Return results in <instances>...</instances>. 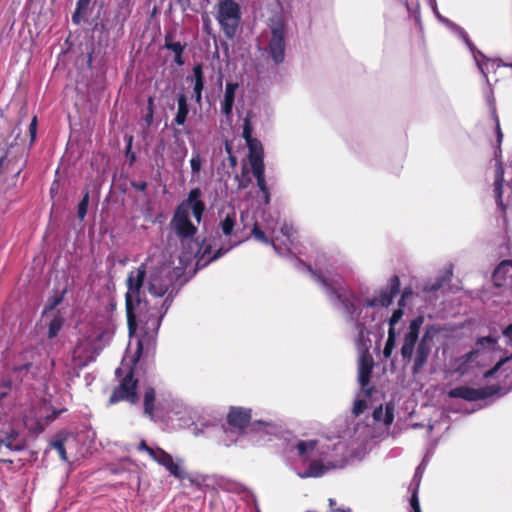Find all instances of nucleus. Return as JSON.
I'll use <instances>...</instances> for the list:
<instances>
[{"instance_id": "obj_1", "label": "nucleus", "mask_w": 512, "mask_h": 512, "mask_svg": "<svg viewBox=\"0 0 512 512\" xmlns=\"http://www.w3.org/2000/svg\"><path fill=\"white\" fill-rule=\"evenodd\" d=\"M296 448L304 459L318 457L311 461L305 472L298 473L300 478L321 477L331 470L344 468L349 457L346 443L340 440L321 445L315 440L299 441Z\"/></svg>"}, {"instance_id": "obj_2", "label": "nucleus", "mask_w": 512, "mask_h": 512, "mask_svg": "<svg viewBox=\"0 0 512 512\" xmlns=\"http://www.w3.org/2000/svg\"><path fill=\"white\" fill-rule=\"evenodd\" d=\"M147 288L154 298L165 296L160 307L157 306V303L151 305L148 302L149 312L145 320V331L155 334L173 299V276L170 268L163 266L154 269L148 277Z\"/></svg>"}, {"instance_id": "obj_3", "label": "nucleus", "mask_w": 512, "mask_h": 512, "mask_svg": "<svg viewBox=\"0 0 512 512\" xmlns=\"http://www.w3.org/2000/svg\"><path fill=\"white\" fill-rule=\"evenodd\" d=\"M423 323V316H418L410 321L400 349L402 359L406 362H413V374H418L427 364L433 347V336L436 333L434 327H428L419 339L420 328Z\"/></svg>"}, {"instance_id": "obj_4", "label": "nucleus", "mask_w": 512, "mask_h": 512, "mask_svg": "<svg viewBox=\"0 0 512 512\" xmlns=\"http://www.w3.org/2000/svg\"><path fill=\"white\" fill-rule=\"evenodd\" d=\"M315 265L317 271H313L310 266H307V269L312 273L315 280L321 284L331 301H333L339 309H342L348 317L352 320H356L357 328L360 330V334H362L364 326L360 324L357 317L354 316L356 312L354 295L344 288L342 278L327 267L322 262V259L317 260Z\"/></svg>"}, {"instance_id": "obj_5", "label": "nucleus", "mask_w": 512, "mask_h": 512, "mask_svg": "<svg viewBox=\"0 0 512 512\" xmlns=\"http://www.w3.org/2000/svg\"><path fill=\"white\" fill-rule=\"evenodd\" d=\"M199 197V189L191 190L188 198L177 207L170 222L171 228L182 244L194 245L191 253L199 251L198 243L193 241V237L197 232V226L191 221V217H194L197 223L201 221L205 206Z\"/></svg>"}, {"instance_id": "obj_6", "label": "nucleus", "mask_w": 512, "mask_h": 512, "mask_svg": "<svg viewBox=\"0 0 512 512\" xmlns=\"http://www.w3.org/2000/svg\"><path fill=\"white\" fill-rule=\"evenodd\" d=\"M146 274V265L143 263L130 271L126 279L127 293L125 295V300L127 322L130 333H133L136 330L137 321L145 327V320L148 317V301H141L140 299V292L143 287Z\"/></svg>"}, {"instance_id": "obj_7", "label": "nucleus", "mask_w": 512, "mask_h": 512, "mask_svg": "<svg viewBox=\"0 0 512 512\" xmlns=\"http://www.w3.org/2000/svg\"><path fill=\"white\" fill-rule=\"evenodd\" d=\"M105 333L94 328L88 329L78 338L72 351L71 365L74 370H81L89 363L95 361L103 346L99 344Z\"/></svg>"}, {"instance_id": "obj_8", "label": "nucleus", "mask_w": 512, "mask_h": 512, "mask_svg": "<svg viewBox=\"0 0 512 512\" xmlns=\"http://www.w3.org/2000/svg\"><path fill=\"white\" fill-rule=\"evenodd\" d=\"M496 340L490 336L481 337L477 340V345L480 348L472 350L461 356L450 357L446 366V373L458 374L463 376L467 374L474 366L478 365L477 359L483 355V350L489 349L495 355L496 352Z\"/></svg>"}, {"instance_id": "obj_9", "label": "nucleus", "mask_w": 512, "mask_h": 512, "mask_svg": "<svg viewBox=\"0 0 512 512\" xmlns=\"http://www.w3.org/2000/svg\"><path fill=\"white\" fill-rule=\"evenodd\" d=\"M495 129H496V135H497V142L499 147L495 151V158H496V165H495V179H494V194L496 202L499 206V208L502 211H505L506 205L503 202L502 194H503V186L504 183L507 187H509L511 190L512 185V165L507 166L506 168L503 167L500 160H498V156L501 153L500 144L503 140V133L500 128L499 119L497 116H495Z\"/></svg>"}, {"instance_id": "obj_10", "label": "nucleus", "mask_w": 512, "mask_h": 512, "mask_svg": "<svg viewBox=\"0 0 512 512\" xmlns=\"http://www.w3.org/2000/svg\"><path fill=\"white\" fill-rule=\"evenodd\" d=\"M216 19L227 38L233 39L241 20L240 6L233 0L218 3Z\"/></svg>"}, {"instance_id": "obj_11", "label": "nucleus", "mask_w": 512, "mask_h": 512, "mask_svg": "<svg viewBox=\"0 0 512 512\" xmlns=\"http://www.w3.org/2000/svg\"><path fill=\"white\" fill-rule=\"evenodd\" d=\"M444 21L451 29H453L457 33V35L460 38L463 39V41L465 42V44L467 45V47L473 54V58L476 62V65L478 66L482 75L486 79L487 83H489L488 74L491 71H495L496 68L500 67L501 66L500 62L498 60L488 59L481 51L477 50V48L471 42V40L468 37V34L466 33V31L463 28L459 27L458 25L452 23L451 21H449L447 19Z\"/></svg>"}, {"instance_id": "obj_12", "label": "nucleus", "mask_w": 512, "mask_h": 512, "mask_svg": "<svg viewBox=\"0 0 512 512\" xmlns=\"http://www.w3.org/2000/svg\"><path fill=\"white\" fill-rule=\"evenodd\" d=\"M138 448L146 451L154 461L164 466L176 478L185 479L187 477L185 470L179 463L174 462L172 456L163 449L150 448L144 441L139 444Z\"/></svg>"}, {"instance_id": "obj_13", "label": "nucleus", "mask_w": 512, "mask_h": 512, "mask_svg": "<svg viewBox=\"0 0 512 512\" xmlns=\"http://www.w3.org/2000/svg\"><path fill=\"white\" fill-rule=\"evenodd\" d=\"M252 125L250 120V113L244 118L242 136L246 141L249 150V162L251 168L264 166L263 162V146L261 142L252 137Z\"/></svg>"}, {"instance_id": "obj_14", "label": "nucleus", "mask_w": 512, "mask_h": 512, "mask_svg": "<svg viewBox=\"0 0 512 512\" xmlns=\"http://www.w3.org/2000/svg\"><path fill=\"white\" fill-rule=\"evenodd\" d=\"M236 225V213H228L225 218L220 223V228L222 231L225 240L223 241V245L218 248L215 255L212 259H217L227 251H229L233 246L240 243V239L234 233V227Z\"/></svg>"}, {"instance_id": "obj_15", "label": "nucleus", "mask_w": 512, "mask_h": 512, "mask_svg": "<svg viewBox=\"0 0 512 512\" xmlns=\"http://www.w3.org/2000/svg\"><path fill=\"white\" fill-rule=\"evenodd\" d=\"M269 53L275 63H281L285 56V29L281 22H276L271 27L269 40Z\"/></svg>"}, {"instance_id": "obj_16", "label": "nucleus", "mask_w": 512, "mask_h": 512, "mask_svg": "<svg viewBox=\"0 0 512 512\" xmlns=\"http://www.w3.org/2000/svg\"><path fill=\"white\" fill-rule=\"evenodd\" d=\"M121 400H127L132 404L136 403L138 400L136 393V381L133 379L131 372L126 375L119 386L115 388L109 402L113 404Z\"/></svg>"}, {"instance_id": "obj_17", "label": "nucleus", "mask_w": 512, "mask_h": 512, "mask_svg": "<svg viewBox=\"0 0 512 512\" xmlns=\"http://www.w3.org/2000/svg\"><path fill=\"white\" fill-rule=\"evenodd\" d=\"M57 415L58 413L54 410L52 411L51 407L44 402L40 407L32 408L28 413H26L23 421L27 427L33 429L34 425L37 427L42 426L43 421L54 419Z\"/></svg>"}, {"instance_id": "obj_18", "label": "nucleus", "mask_w": 512, "mask_h": 512, "mask_svg": "<svg viewBox=\"0 0 512 512\" xmlns=\"http://www.w3.org/2000/svg\"><path fill=\"white\" fill-rule=\"evenodd\" d=\"M493 389L491 387H484L479 389H474L470 387H456L449 391L448 395L451 398H461L467 401H476L485 399L493 394Z\"/></svg>"}, {"instance_id": "obj_19", "label": "nucleus", "mask_w": 512, "mask_h": 512, "mask_svg": "<svg viewBox=\"0 0 512 512\" xmlns=\"http://www.w3.org/2000/svg\"><path fill=\"white\" fill-rule=\"evenodd\" d=\"M399 286L400 281L397 276H393L390 281L389 285L386 289L382 290L379 294V296L368 300L366 305L368 307H375V306H382V307H388L392 301L393 298L397 295L399 292Z\"/></svg>"}, {"instance_id": "obj_20", "label": "nucleus", "mask_w": 512, "mask_h": 512, "mask_svg": "<svg viewBox=\"0 0 512 512\" xmlns=\"http://www.w3.org/2000/svg\"><path fill=\"white\" fill-rule=\"evenodd\" d=\"M25 438L18 431L9 429L0 431V451L5 448L10 451H21L25 448Z\"/></svg>"}, {"instance_id": "obj_21", "label": "nucleus", "mask_w": 512, "mask_h": 512, "mask_svg": "<svg viewBox=\"0 0 512 512\" xmlns=\"http://www.w3.org/2000/svg\"><path fill=\"white\" fill-rule=\"evenodd\" d=\"M503 335L512 346V323L505 328V330L503 331ZM496 352L497 353L495 354V356H493V359L497 360V362L492 370L485 373V377L492 376L495 372H497L504 366H506L507 369H510L512 371V352H507L505 354H502L498 350H496Z\"/></svg>"}, {"instance_id": "obj_22", "label": "nucleus", "mask_w": 512, "mask_h": 512, "mask_svg": "<svg viewBox=\"0 0 512 512\" xmlns=\"http://www.w3.org/2000/svg\"><path fill=\"white\" fill-rule=\"evenodd\" d=\"M402 316L403 310L401 308H398L393 312L391 318L389 319L388 337L385 343V347L383 349V355L386 359L391 357L392 352L395 348L397 338L395 326L401 320Z\"/></svg>"}, {"instance_id": "obj_23", "label": "nucleus", "mask_w": 512, "mask_h": 512, "mask_svg": "<svg viewBox=\"0 0 512 512\" xmlns=\"http://www.w3.org/2000/svg\"><path fill=\"white\" fill-rule=\"evenodd\" d=\"M228 423L231 427L243 430L251 419L250 410L232 408L228 414Z\"/></svg>"}, {"instance_id": "obj_24", "label": "nucleus", "mask_w": 512, "mask_h": 512, "mask_svg": "<svg viewBox=\"0 0 512 512\" xmlns=\"http://www.w3.org/2000/svg\"><path fill=\"white\" fill-rule=\"evenodd\" d=\"M238 84L234 82H227L225 86L224 96L221 100V112L229 119L232 115L236 90Z\"/></svg>"}, {"instance_id": "obj_25", "label": "nucleus", "mask_w": 512, "mask_h": 512, "mask_svg": "<svg viewBox=\"0 0 512 512\" xmlns=\"http://www.w3.org/2000/svg\"><path fill=\"white\" fill-rule=\"evenodd\" d=\"M508 279H512V261H502L494 270L493 282L500 287L506 283Z\"/></svg>"}, {"instance_id": "obj_26", "label": "nucleus", "mask_w": 512, "mask_h": 512, "mask_svg": "<svg viewBox=\"0 0 512 512\" xmlns=\"http://www.w3.org/2000/svg\"><path fill=\"white\" fill-rule=\"evenodd\" d=\"M372 370V358L368 354H362L358 365V379L362 388H365L369 381Z\"/></svg>"}, {"instance_id": "obj_27", "label": "nucleus", "mask_w": 512, "mask_h": 512, "mask_svg": "<svg viewBox=\"0 0 512 512\" xmlns=\"http://www.w3.org/2000/svg\"><path fill=\"white\" fill-rule=\"evenodd\" d=\"M74 441L75 439L72 435L67 434L64 437L58 435L51 441L50 446L58 452L63 461H67V449Z\"/></svg>"}, {"instance_id": "obj_28", "label": "nucleus", "mask_w": 512, "mask_h": 512, "mask_svg": "<svg viewBox=\"0 0 512 512\" xmlns=\"http://www.w3.org/2000/svg\"><path fill=\"white\" fill-rule=\"evenodd\" d=\"M422 468L421 466H418V468L415 471L412 483L410 485V490L412 491V496L410 500V505L414 512H421L420 505H419V499H418V489L420 485V481L422 478Z\"/></svg>"}, {"instance_id": "obj_29", "label": "nucleus", "mask_w": 512, "mask_h": 512, "mask_svg": "<svg viewBox=\"0 0 512 512\" xmlns=\"http://www.w3.org/2000/svg\"><path fill=\"white\" fill-rule=\"evenodd\" d=\"M156 395L153 388L148 387L144 393V414L151 419L155 418V412L159 410V406L155 405Z\"/></svg>"}, {"instance_id": "obj_30", "label": "nucleus", "mask_w": 512, "mask_h": 512, "mask_svg": "<svg viewBox=\"0 0 512 512\" xmlns=\"http://www.w3.org/2000/svg\"><path fill=\"white\" fill-rule=\"evenodd\" d=\"M177 113L173 120V123L181 126L184 125L187 119V115L189 112L188 104H187V97L184 94H179L177 97Z\"/></svg>"}, {"instance_id": "obj_31", "label": "nucleus", "mask_w": 512, "mask_h": 512, "mask_svg": "<svg viewBox=\"0 0 512 512\" xmlns=\"http://www.w3.org/2000/svg\"><path fill=\"white\" fill-rule=\"evenodd\" d=\"M251 169H252L253 175L256 178L257 186L263 193L264 202L267 204L270 201V194H269L268 188L266 186L265 175H264V166L255 167V168H251Z\"/></svg>"}, {"instance_id": "obj_32", "label": "nucleus", "mask_w": 512, "mask_h": 512, "mask_svg": "<svg viewBox=\"0 0 512 512\" xmlns=\"http://www.w3.org/2000/svg\"><path fill=\"white\" fill-rule=\"evenodd\" d=\"M193 93L194 92H201L204 89V76H203V70L202 65L198 64L193 67Z\"/></svg>"}, {"instance_id": "obj_33", "label": "nucleus", "mask_w": 512, "mask_h": 512, "mask_svg": "<svg viewBox=\"0 0 512 512\" xmlns=\"http://www.w3.org/2000/svg\"><path fill=\"white\" fill-rule=\"evenodd\" d=\"M280 233L286 238V241H283V244L286 246V249L290 251L296 234L295 229L291 225L283 224L281 226Z\"/></svg>"}, {"instance_id": "obj_34", "label": "nucleus", "mask_w": 512, "mask_h": 512, "mask_svg": "<svg viewBox=\"0 0 512 512\" xmlns=\"http://www.w3.org/2000/svg\"><path fill=\"white\" fill-rule=\"evenodd\" d=\"M220 486L223 489H226L227 491L235 492V493H241L245 490V487L243 484H241L237 481H234V480H229V479L222 480V482L220 483Z\"/></svg>"}, {"instance_id": "obj_35", "label": "nucleus", "mask_w": 512, "mask_h": 512, "mask_svg": "<svg viewBox=\"0 0 512 512\" xmlns=\"http://www.w3.org/2000/svg\"><path fill=\"white\" fill-rule=\"evenodd\" d=\"M63 325V319L60 316H55L49 323L48 337L54 338L57 336Z\"/></svg>"}, {"instance_id": "obj_36", "label": "nucleus", "mask_w": 512, "mask_h": 512, "mask_svg": "<svg viewBox=\"0 0 512 512\" xmlns=\"http://www.w3.org/2000/svg\"><path fill=\"white\" fill-rule=\"evenodd\" d=\"M165 47L175 54H182L184 50V46L180 42L172 41V37L170 35L165 37Z\"/></svg>"}, {"instance_id": "obj_37", "label": "nucleus", "mask_w": 512, "mask_h": 512, "mask_svg": "<svg viewBox=\"0 0 512 512\" xmlns=\"http://www.w3.org/2000/svg\"><path fill=\"white\" fill-rule=\"evenodd\" d=\"M89 204V193L86 192L83 199L80 201L78 205V217L80 220H83L87 214Z\"/></svg>"}, {"instance_id": "obj_38", "label": "nucleus", "mask_w": 512, "mask_h": 512, "mask_svg": "<svg viewBox=\"0 0 512 512\" xmlns=\"http://www.w3.org/2000/svg\"><path fill=\"white\" fill-rule=\"evenodd\" d=\"M190 165H191V170H192L193 176L200 172L202 162H201V157H200L199 152L193 153V156L190 160Z\"/></svg>"}, {"instance_id": "obj_39", "label": "nucleus", "mask_w": 512, "mask_h": 512, "mask_svg": "<svg viewBox=\"0 0 512 512\" xmlns=\"http://www.w3.org/2000/svg\"><path fill=\"white\" fill-rule=\"evenodd\" d=\"M451 276H452V271L450 269H448L445 272V275L441 279H438L436 283H434L430 287H427L426 289L430 290V291H435V290L441 288L445 281H449L450 280Z\"/></svg>"}, {"instance_id": "obj_40", "label": "nucleus", "mask_w": 512, "mask_h": 512, "mask_svg": "<svg viewBox=\"0 0 512 512\" xmlns=\"http://www.w3.org/2000/svg\"><path fill=\"white\" fill-rule=\"evenodd\" d=\"M253 235H254V237H255L257 240H259V241H261V242H263V243H268V242H269L268 238H267V237H266V235H265V232H264V231H262V230L258 227V225H257V224H255V226H254V228H253Z\"/></svg>"}, {"instance_id": "obj_41", "label": "nucleus", "mask_w": 512, "mask_h": 512, "mask_svg": "<svg viewBox=\"0 0 512 512\" xmlns=\"http://www.w3.org/2000/svg\"><path fill=\"white\" fill-rule=\"evenodd\" d=\"M5 394L2 393L0 396V422L2 421L3 417L7 416V411L9 409L8 404L5 402Z\"/></svg>"}, {"instance_id": "obj_42", "label": "nucleus", "mask_w": 512, "mask_h": 512, "mask_svg": "<svg viewBox=\"0 0 512 512\" xmlns=\"http://www.w3.org/2000/svg\"><path fill=\"white\" fill-rule=\"evenodd\" d=\"M225 150L228 154V161H229V165L230 167L234 168L236 167L237 165V158L236 156H234L231 152V146L228 142L225 143Z\"/></svg>"}, {"instance_id": "obj_43", "label": "nucleus", "mask_w": 512, "mask_h": 512, "mask_svg": "<svg viewBox=\"0 0 512 512\" xmlns=\"http://www.w3.org/2000/svg\"><path fill=\"white\" fill-rule=\"evenodd\" d=\"M366 408V403L364 400H360V399H357L355 402H354V407H353V414L358 416L360 413H362L364 411V409Z\"/></svg>"}, {"instance_id": "obj_44", "label": "nucleus", "mask_w": 512, "mask_h": 512, "mask_svg": "<svg viewBox=\"0 0 512 512\" xmlns=\"http://www.w3.org/2000/svg\"><path fill=\"white\" fill-rule=\"evenodd\" d=\"M36 128H37V119H36V117H33L32 121L30 123V127H29L32 141L34 140L35 135H36Z\"/></svg>"}, {"instance_id": "obj_45", "label": "nucleus", "mask_w": 512, "mask_h": 512, "mask_svg": "<svg viewBox=\"0 0 512 512\" xmlns=\"http://www.w3.org/2000/svg\"><path fill=\"white\" fill-rule=\"evenodd\" d=\"M132 187L139 191H144L147 188V183L145 181L132 182Z\"/></svg>"}, {"instance_id": "obj_46", "label": "nucleus", "mask_w": 512, "mask_h": 512, "mask_svg": "<svg viewBox=\"0 0 512 512\" xmlns=\"http://www.w3.org/2000/svg\"><path fill=\"white\" fill-rule=\"evenodd\" d=\"M272 245L274 247V249L277 251V252H281V249L279 248V245H278V242L280 241V238L279 236H273L272 237Z\"/></svg>"}, {"instance_id": "obj_47", "label": "nucleus", "mask_w": 512, "mask_h": 512, "mask_svg": "<svg viewBox=\"0 0 512 512\" xmlns=\"http://www.w3.org/2000/svg\"><path fill=\"white\" fill-rule=\"evenodd\" d=\"M392 421H393V415H392V413H390L389 409L387 408L386 415L384 418V423L390 424Z\"/></svg>"}, {"instance_id": "obj_48", "label": "nucleus", "mask_w": 512, "mask_h": 512, "mask_svg": "<svg viewBox=\"0 0 512 512\" xmlns=\"http://www.w3.org/2000/svg\"><path fill=\"white\" fill-rule=\"evenodd\" d=\"M193 96H194L195 102L200 105L201 101H202V93L201 92H194Z\"/></svg>"}, {"instance_id": "obj_49", "label": "nucleus", "mask_w": 512, "mask_h": 512, "mask_svg": "<svg viewBox=\"0 0 512 512\" xmlns=\"http://www.w3.org/2000/svg\"><path fill=\"white\" fill-rule=\"evenodd\" d=\"M276 225L273 222H267L266 230L271 232L272 234L275 232Z\"/></svg>"}, {"instance_id": "obj_50", "label": "nucleus", "mask_w": 512, "mask_h": 512, "mask_svg": "<svg viewBox=\"0 0 512 512\" xmlns=\"http://www.w3.org/2000/svg\"><path fill=\"white\" fill-rule=\"evenodd\" d=\"M381 415H382V408L381 407L379 409H376L373 412V417H374L375 420H380Z\"/></svg>"}, {"instance_id": "obj_51", "label": "nucleus", "mask_w": 512, "mask_h": 512, "mask_svg": "<svg viewBox=\"0 0 512 512\" xmlns=\"http://www.w3.org/2000/svg\"><path fill=\"white\" fill-rule=\"evenodd\" d=\"M174 60L178 65H183V63H184V61L182 59V54H175Z\"/></svg>"}, {"instance_id": "obj_52", "label": "nucleus", "mask_w": 512, "mask_h": 512, "mask_svg": "<svg viewBox=\"0 0 512 512\" xmlns=\"http://www.w3.org/2000/svg\"><path fill=\"white\" fill-rule=\"evenodd\" d=\"M357 429L363 430L362 433L365 434V438L369 437L370 432H369V429L367 426H361V427H358Z\"/></svg>"}, {"instance_id": "obj_53", "label": "nucleus", "mask_w": 512, "mask_h": 512, "mask_svg": "<svg viewBox=\"0 0 512 512\" xmlns=\"http://www.w3.org/2000/svg\"><path fill=\"white\" fill-rule=\"evenodd\" d=\"M61 302V297L55 298L50 305V309H53L55 306H57Z\"/></svg>"}, {"instance_id": "obj_54", "label": "nucleus", "mask_w": 512, "mask_h": 512, "mask_svg": "<svg viewBox=\"0 0 512 512\" xmlns=\"http://www.w3.org/2000/svg\"><path fill=\"white\" fill-rule=\"evenodd\" d=\"M336 505V501L333 498L329 499V506L331 509H334V506Z\"/></svg>"}, {"instance_id": "obj_55", "label": "nucleus", "mask_w": 512, "mask_h": 512, "mask_svg": "<svg viewBox=\"0 0 512 512\" xmlns=\"http://www.w3.org/2000/svg\"><path fill=\"white\" fill-rule=\"evenodd\" d=\"M337 512H351L350 508H338L336 509Z\"/></svg>"}, {"instance_id": "obj_56", "label": "nucleus", "mask_w": 512, "mask_h": 512, "mask_svg": "<svg viewBox=\"0 0 512 512\" xmlns=\"http://www.w3.org/2000/svg\"><path fill=\"white\" fill-rule=\"evenodd\" d=\"M89 1L90 0H79L78 1V6L80 7L81 5H86V4H88Z\"/></svg>"}, {"instance_id": "obj_57", "label": "nucleus", "mask_w": 512, "mask_h": 512, "mask_svg": "<svg viewBox=\"0 0 512 512\" xmlns=\"http://www.w3.org/2000/svg\"><path fill=\"white\" fill-rule=\"evenodd\" d=\"M403 302H404V299L402 298L400 301H399V305H403Z\"/></svg>"}, {"instance_id": "obj_58", "label": "nucleus", "mask_w": 512, "mask_h": 512, "mask_svg": "<svg viewBox=\"0 0 512 512\" xmlns=\"http://www.w3.org/2000/svg\"><path fill=\"white\" fill-rule=\"evenodd\" d=\"M152 119V114L149 115V117H147V121H150Z\"/></svg>"}]
</instances>
